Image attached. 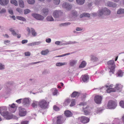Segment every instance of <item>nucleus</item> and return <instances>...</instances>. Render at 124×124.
<instances>
[{"label":"nucleus","mask_w":124,"mask_h":124,"mask_svg":"<svg viewBox=\"0 0 124 124\" xmlns=\"http://www.w3.org/2000/svg\"><path fill=\"white\" fill-rule=\"evenodd\" d=\"M10 3L16 6H17L18 5L17 2L16 0H11L10 1Z\"/></svg>","instance_id":"nucleus-37"},{"label":"nucleus","mask_w":124,"mask_h":124,"mask_svg":"<svg viewBox=\"0 0 124 124\" xmlns=\"http://www.w3.org/2000/svg\"><path fill=\"white\" fill-rule=\"evenodd\" d=\"M116 13L118 15L124 14V9L120 8L118 9L116 12Z\"/></svg>","instance_id":"nucleus-21"},{"label":"nucleus","mask_w":124,"mask_h":124,"mask_svg":"<svg viewBox=\"0 0 124 124\" xmlns=\"http://www.w3.org/2000/svg\"><path fill=\"white\" fill-rule=\"evenodd\" d=\"M63 13L61 10H58L54 11L53 13V16L54 18H59L62 15Z\"/></svg>","instance_id":"nucleus-5"},{"label":"nucleus","mask_w":124,"mask_h":124,"mask_svg":"<svg viewBox=\"0 0 124 124\" xmlns=\"http://www.w3.org/2000/svg\"><path fill=\"white\" fill-rule=\"evenodd\" d=\"M117 104L116 102L112 101H109L107 105L108 108L114 109L116 107Z\"/></svg>","instance_id":"nucleus-4"},{"label":"nucleus","mask_w":124,"mask_h":124,"mask_svg":"<svg viewBox=\"0 0 124 124\" xmlns=\"http://www.w3.org/2000/svg\"><path fill=\"white\" fill-rule=\"evenodd\" d=\"M31 33L32 36L34 37H35L37 36V33L35 32V30L33 28H31Z\"/></svg>","instance_id":"nucleus-35"},{"label":"nucleus","mask_w":124,"mask_h":124,"mask_svg":"<svg viewBox=\"0 0 124 124\" xmlns=\"http://www.w3.org/2000/svg\"><path fill=\"white\" fill-rule=\"evenodd\" d=\"M51 39L50 38H48L46 40V42L48 43H49L51 42Z\"/></svg>","instance_id":"nucleus-60"},{"label":"nucleus","mask_w":124,"mask_h":124,"mask_svg":"<svg viewBox=\"0 0 124 124\" xmlns=\"http://www.w3.org/2000/svg\"><path fill=\"white\" fill-rule=\"evenodd\" d=\"M67 63L66 62H58L56 64V66H57L60 67L62 66L66 65Z\"/></svg>","instance_id":"nucleus-23"},{"label":"nucleus","mask_w":124,"mask_h":124,"mask_svg":"<svg viewBox=\"0 0 124 124\" xmlns=\"http://www.w3.org/2000/svg\"><path fill=\"white\" fill-rule=\"evenodd\" d=\"M62 43V41H57L55 42V44L57 45H62L63 44Z\"/></svg>","instance_id":"nucleus-45"},{"label":"nucleus","mask_w":124,"mask_h":124,"mask_svg":"<svg viewBox=\"0 0 124 124\" xmlns=\"http://www.w3.org/2000/svg\"><path fill=\"white\" fill-rule=\"evenodd\" d=\"M65 120V119L62 116H58L57 117V124H62Z\"/></svg>","instance_id":"nucleus-10"},{"label":"nucleus","mask_w":124,"mask_h":124,"mask_svg":"<svg viewBox=\"0 0 124 124\" xmlns=\"http://www.w3.org/2000/svg\"><path fill=\"white\" fill-rule=\"evenodd\" d=\"M3 116L7 120L11 119L13 118V115L9 113L8 112L5 113Z\"/></svg>","instance_id":"nucleus-13"},{"label":"nucleus","mask_w":124,"mask_h":124,"mask_svg":"<svg viewBox=\"0 0 124 124\" xmlns=\"http://www.w3.org/2000/svg\"><path fill=\"white\" fill-rule=\"evenodd\" d=\"M31 15L33 17L36 19L40 21H43L44 18L43 16L37 14L33 13Z\"/></svg>","instance_id":"nucleus-8"},{"label":"nucleus","mask_w":124,"mask_h":124,"mask_svg":"<svg viewBox=\"0 0 124 124\" xmlns=\"http://www.w3.org/2000/svg\"><path fill=\"white\" fill-rule=\"evenodd\" d=\"M80 95L79 93L78 92H75L72 93L71 94V96L73 97H77Z\"/></svg>","instance_id":"nucleus-24"},{"label":"nucleus","mask_w":124,"mask_h":124,"mask_svg":"<svg viewBox=\"0 0 124 124\" xmlns=\"http://www.w3.org/2000/svg\"><path fill=\"white\" fill-rule=\"evenodd\" d=\"M18 3L19 6L21 8H23L24 7L25 5L24 3L22 0H18Z\"/></svg>","instance_id":"nucleus-22"},{"label":"nucleus","mask_w":124,"mask_h":124,"mask_svg":"<svg viewBox=\"0 0 124 124\" xmlns=\"http://www.w3.org/2000/svg\"><path fill=\"white\" fill-rule=\"evenodd\" d=\"M48 10L47 9H43L42 14L46 16L48 14Z\"/></svg>","instance_id":"nucleus-34"},{"label":"nucleus","mask_w":124,"mask_h":124,"mask_svg":"<svg viewBox=\"0 0 124 124\" xmlns=\"http://www.w3.org/2000/svg\"><path fill=\"white\" fill-rule=\"evenodd\" d=\"M31 101V99L29 98H26L23 99V104L26 106H29Z\"/></svg>","instance_id":"nucleus-11"},{"label":"nucleus","mask_w":124,"mask_h":124,"mask_svg":"<svg viewBox=\"0 0 124 124\" xmlns=\"http://www.w3.org/2000/svg\"><path fill=\"white\" fill-rule=\"evenodd\" d=\"M8 11L9 13L11 15L13 14V10L12 9L9 8L8 9Z\"/></svg>","instance_id":"nucleus-51"},{"label":"nucleus","mask_w":124,"mask_h":124,"mask_svg":"<svg viewBox=\"0 0 124 124\" xmlns=\"http://www.w3.org/2000/svg\"><path fill=\"white\" fill-rule=\"evenodd\" d=\"M71 100L69 99H67L65 101V102L67 104H68L70 103L71 101Z\"/></svg>","instance_id":"nucleus-63"},{"label":"nucleus","mask_w":124,"mask_h":124,"mask_svg":"<svg viewBox=\"0 0 124 124\" xmlns=\"http://www.w3.org/2000/svg\"><path fill=\"white\" fill-rule=\"evenodd\" d=\"M60 0H53L54 4L55 5H58L60 2Z\"/></svg>","instance_id":"nucleus-44"},{"label":"nucleus","mask_w":124,"mask_h":124,"mask_svg":"<svg viewBox=\"0 0 124 124\" xmlns=\"http://www.w3.org/2000/svg\"><path fill=\"white\" fill-rule=\"evenodd\" d=\"M35 46L40 44L42 42L41 41H35Z\"/></svg>","instance_id":"nucleus-61"},{"label":"nucleus","mask_w":124,"mask_h":124,"mask_svg":"<svg viewBox=\"0 0 124 124\" xmlns=\"http://www.w3.org/2000/svg\"><path fill=\"white\" fill-rule=\"evenodd\" d=\"M16 10L19 13L21 14L22 13V10L20 8H17L16 9Z\"/></svg>","instance_id":"nucleus-54"},{"label":"nucleus","mask_w":124,"mask_h":124,"mask_svg":"<svg viewBox=\"0 0 124 124\" xmlns=\"http://www.w3.org/2000/svg\"><path fill=\"white\" fill-rule=\"evenodd\" d=\"M77 3L79 5H81L84 3L85 0H76Z\"/></svg>","instance_id":"nucleus-30"},{"label":"nucleus","mask_w":124,"mask_h":124,"mask_svg":"<svg viewBox=\"0 0 124 124\" xmlns=\"http://www.w3.org/2000/svg\"><path fill=\"white\" fill-rule=\"evenodd\" d=\"M124 72L120 70H119L117 73V76L119 77H122L123 75Z\"/></svg>","instance_id":"nucleus-28"},{"label":"nucleus","mask_w":124,"mask_h":124,"mask_svg":"<svg viewBox=\"0 0 124 124\" xmlns=\"http://www.w3.org/2000/svg\"><path fill=\"white\" fill-rule=\"evenodd\" d=\"M16 18L17 19L23 21L25 22L26 20V19L24 17L21 16H17Z\"/></svg>","instance_id":"nucleus-31"},{"label":"nucleus","mask_w":124,"mask_h":124,"mask_svg":"<svg viewBox=\"0 0 124 124\" xmlns=\"http://www.w3.org/2000/svg\"><path fill=\"white\" fill-rule=\"evenodd\" d=\"M102 109L101 108H97L96 109V112L97 113H101Z\"/></svg>","instance_id":"nucleus-46"},{"label":"nucleus","mask_w":124,"mask_h":124,"mask_svg":"<svg viewBox=\"0 0 124 124\" xmlns=\"http://www.w3.org/2000/svg\"><path fill=\"white\" fill-rule=\"evenodd\" d=\"M114 122L116 123H120V120L117 118H116L114 120Z\"/></svg>","instance_id":"nucleus-55"},{"label":"nucleus","mask_w":124,"mask_h":124,"mask_svg":"<svg viewBox=\"0 0 124 124\" xmlns=\"http://www.w3.org/2000/svg\"><path fill=\"white\" fill-rule=\"evenodd\" d=\"M22 101L23 102V99H18L16 101V102L19 104L21 103Z\"/></svg>","instance_id":"nucleus-57"},{"label":"nucleus","mask_w":124,"mask_h":124,"mask_svg":"<svg viewBox=\"0 0 124 124\" xmlns=\"http://www.w3.org/2000/svg\"><path fill=\"white\" fill-rule=\"evenodd\" d=\"M110 13V11L106 8L99 10L98 12V16H102L103 15H109Z\"/></svg>","instance_id":"nucleus-1"},{"label":"nucleus","mask_w":124,"mask_h":124,"mask_svg":"<svg viewBox=\"0 0 124 124\" xmlns=\"http://www.w3.org/2000/svg\"><path fill=\"white\" fill-rule=\"evenodd\" d=\"M64 114L67 117L71 116L72 115L71 112L68 110L65 111Z\"/></svg>","instance_id":"nucleus-27"},{"label":"nucleus","mask_w":124,"mask_h":124,"mask_svg":"<svg viewBox=\"0 0 124 124\" xmlns=\"http://www.w3.org/2000/svg\"><path fill=\"white\" fill-rule=\"evenodd\" d=\"M49 52L48 50V49H47L42 51L41 52V54L42 55H47Z\"/></svg>","instance_id":"nucleus-32"},{"label":"nucleus","mask_w":124,"mask_h":124,"mask_svg":"<svg viewBox=\"0 0 124 124\" xmlns=\"http://www.w3.org/2000/svg\"><path fill=\"white\" fill-rule=\"evenodd\" d=\"M19 115L21 116H23L26 115V112L25 110L22 108L21 107H20L18 108Z\"/></svg>","instance_id":"nucleus-7"},{"label":"nucleus","mask_w":124,"mask_h":124,"mask_svg":"<svg viewBox=\"0 0 124 124\" xmlns=\"http://www.w3.org/2000/svg\"><path fill=\"white\" fill-rule=\"evenodd\" d=\"M8 0H0V4L2 6H5L8 3Z\"/></svg>","instance_id":"nucleus-18"},{"label":"nucleus","mask_w":124,"mask_h":124,"mask_svg":"<svg viewBox=\"0 0 124 124\" xmlns=\"http://www.w3.org/2000/svg\"><path fill=\"white\" fill-rule=\"evenodd\" d=\"M28 45L30 46H35V42L29 43L28 44Z\"/></svg>","instance_id":"nucleus-58"},{"label":"nucleus","mask_w":124,"mask_h":124,"mask_svg":"<svg viewBox=\"0 0 124 124\" xmlns=\"http://www.w3.org/2000/svg\"><path fill=\"white\" fill-rule=\"evenodd\" d=\"M90 16V15L89 13H85L81 14L80 17V18H82L84 17H89Z\"/></svg>","instance_id":"nucleus-25"},{"label":"nucleus","mask_w":124,"mask_h":124,"mask_svg":"<svg viewBox=\"0 0 124 124\" xmlns=\"http://www.w3.org/2000/svg\"><path fill=\"white\" fill-rule=\"evenodd\" d=\"M107 5L108 6L112 7H115L116 6V5L115 3L113 4L111 2H108L107 3Z\"/></svg>","instance_id":"nucleus-26"},{"label":"nucleus","mask_w":124,"mask_h":124,"mask_svg":"<svg viewBox=\"0 0 124 124\" xmlns=\"http://www.w3.org/2000/svg\"><path fill=\"white\" fill-rule=\"evenodd\" d=\"M80 121L84 124L86 123L89 122V119L85 116H83L79 118Z\"/></svg>","instance_id":"nucleus-9"},{"label":"nucleus","mask_w":124,"mask_h":124,"mask_svg":"<svg viewBox=\"0 0 124 124\" xmlns=\"http://www.w3.org/2000/svg\"><path fill=\"white\" fill-rule=\"evenodd\" d=\"M16 108H10L9 110L12 113H14L16 111Z\"/></svg>","instance_id":"nucleus-52"},{"label":"nucleus","mask_w":124,"mask_h":124,"mask_svg":"<svg viewBox=\"0 0 124 124\" xmlns=\"http://www.w3.org/2000/svg\"><path fill=\"white\" fill-rule=\"evenodd\" d=\"M6 12V10L4 8H2L0 11V14L5 13Z\"/></svg>","instance_id":"nucleus-50"},{"label":"nucleus","mask_w":124,"mask_h":124,"mask_svg":"<svg viewBox=\"0 0 124 124\" xmlns=\"http://www.w3.org/2000/svg\"><path fill=\"white\" fill-rule=\"evenodd\" d=\"M28 122L27 121H22L21 123V124H28Z\"/></svg>","instance_id":"nucleus-64"},{"label":"nucleus","mask_w":124,"mask_h":124,"mask_svg":"<svg viewBox=\"0 0 124 124\" xmlns=\"http://www.w3.org/2000/svg\"><path fill=\"white\" fill-rule=\"evenodd\" d=\"M120 105L122 108H124V101H121L119 103Z\"/></svg>","instance_id":"nucleus-49"},{"label":"nucleus","mask_w":124,"mask_h":124,"mask_svg":"<svg viewBox=\"0 0 124 124\" xmlns=\"http://www.w3.org/2000/svg\"><path fill=\"white\" fill-rule=\"evenodd\" d=\"M48 105V103L44 100H42L39 101V106L41 108L45 109L47 108Z\"/></svg>","instance_id":"nucleus-3"},{"label":"nucleus","mask_w":124,"mask_h":124,"mask_svg":"<svg viewBox=\"0 0 124 124\" xmlns=\"http://www.w3.org/2000/svg\"><path fill=\"white\" fill-rule=\"evenodd\" d=\"M71 54V53L70 54V53H66V54H63L62 55H58V56H56V57H62L64 56H66V55H70V54Z\"/></svg>","instance_id":"nucleus-47"},{"label":"nucleus","mask_w":124,"mask_h":124,"mask_svg":"<svg viewBox=\"0 0 124 124\" xmlns=\"http://www.w3.org/2000/svg\"><path fill=\"white\" fill-rule=\"evenodd\" d=\"M86 64V62L85 61H82L81 64L79 65V68H83L85 67Z\"/></svg>","instance_id":"nucleus-33"},{"label":"nucleus","mask_w":124,"mask_h":124,"mask_svg":"<svg viewBox=\"0 0 124 124\" xmlns=\"http://www.w3.org/2000/svg\"><path fill=\"white\" fill-rule=\"evenodd\" d=\"M39 105V102L34 101L32 103L31 106L34 108H37Z\"/></svg>","instance_id":"nucleus-20"},{"label":"nucleus","mask_w":124,"mask_h":124,"mask_svg":"<svg viewBox=\"0 0 124 124\" xmlns=\"http://www.w3.org/2000/svg\"><path fill=\"white\" fill-rule=\"evenodd\" d=\"M88 107H86L85 108H83V111L85 115H86L88 114L89 113V111L87 110Z\"/></svg>","instance_id":"nucleus-39"},{"label":"nucleus","mask_w":124,"mask_h":124,"mask_svg":"<svg viewBox=\"0 0 124 124\" xmlns=\"http://www.w3.org/2000/svg\"><path fill=\"white\" fill-rule=\"evenodd\" d=\"M50 72L48 70H45L43 72V73L44 74H49Z\"/></svg>","instance_id":"nucleus-56"},{"label":"nucleus","mask_w":124,"mask_h":124,"mask_svg":"<svg viewBox=\"0 0 124 124\" xmlns=\"http://www.w3.org/2000/svg\"><path fill=\"white\" fill-rule=\"evenodd\" d=\"M52 91H53V95H57V94L58 92L56 88H54L52 89Z\"/></svg>","instance_id":"nucleus-41"},{"label":"nucleus","mask_w":124,"mask_h":124,"mask_svg":"<svg viewBox=\"0 0 124 124\" xmlns=\"http://www.w3.org/2000/svg\"><path fill=\"white\" fill-rule=\"evenodd\" d=\"M27 1L29 4L31 5L34 4L35 2V0H27Z\"/></svg>","instance_id":"nucleus-40"},{"label":"nucleus","mask_w":124,"mask_h":124,"mask_svg":"<svg viewBox=\"0 0 124 124\" xmlns=\"http://www.w3.org/2000/svg\"><path fill=\"white\" fill-rule=\"evenodd\" d=\"M71 15H72V17L70 16V17L71 18L73 17H76L78 16L77 12L76 11L73 12Z\"/></svg>","instance_id":"nucleus-42"},{"label":"nucleus","mask_w":124,"mask_h":124,"mask_svg":"<svg viewBox=\"0 0 124 124\" xmlns=\"http://www.w3.org/2000/svg\"><path fill=\"white\" fill-rule=\"evenodd\" d=\"M46 20L49 21H53L54 20V18L51 16H48L46 18Z\"/></svg>","instance_id":"nucleus-36"},{"label":"nucleus","mask_w":124,"mask_h":124,"mask_svg":"<svg viewBox=\"0 0 124 124\" xmlns=\"http://www.w3.org/2000/svg\"><path fill=\"white\" fill-rule=\"evenodd\" d=\"M62 7L67 10H69L72 8V6L71 5L66 2H64L63 3Z\"/></svg>","instance_id":"nucleus-14"},{"label":"nucleus","mask_w":124,"mask_h":124,"mask_svg":"<svg viewBox=\"0 0 124 124\" xmlns=\"http://www.w3.org/2000/svg\"><path fill=\"white\" fill-rule=\"evenodd\" d=\"M77 60H76L71 59L69 62L70 65L72 67H74L77 63Z\"/></svg>","instance_id":"nucleus-15"},{"label":"nucleus","mask_w":124,"mask_h":124,"mask_svg":"<svg viewBox=\"0 0 124 124\" xmlns=\"http://www.w3.org/2000/svg\"><path fill=\"white\" fill-rule=\"evenodd\" d=\"M81 78L83 81L85 82H87L89 79L88 76L86 75L82 76Z\"/></svg>","instance_id":"nucleus-19"},{"label":"nucleus","mask_w":124,"mask_h":124,"mask_svg":"<svg viewBox=\"0 0 124 124\" xmlns=\"http://www.w3.org/2000/svg\"><path fill=\"white\" fill-rule=\"evenodd\" d=\"M26 30L28 32V34H30L31 32V29H30L29 27H28L27 28Z\"/></svg>","instance_id":"nucleus-62"},{"label":"nucleus","mask_w":124,"mask_h":124,"mask_svg":"<svg viewBox=\"0 0 124 124\" xmlns=\"http://www.w3.org/2000/svg\"><path fill=\"white\" fill-rule=\"evenodd\" d=\"M102 100V97L99 95H96L94 97V100L95 102L98 104L101 103Z\"/></svg>","instance_id":"nucleus-12"},{"label":"nucleus","mask_w":124,"mask_h":124,"mask_svg":"<svg viewBox=\"0 0 124 124\" xmlns=\"http://www.w3.org/2000/svg\"><path fill=\"white\" fill-rule=\"evenodd\" d=\"M31 11L28 9H25L24 10V13L25 15H26L30 13Z\"/></svg>","instance_id":"nucleus-43"},{"label":"nucleus","mask_w":124,"mask_h":124,"mask_svg":"<svg viewBox=\"0 0 124 124\" xmlns=\"http://www.w3.org/2000/svg\"><path fill=\"white\" fill-rule=\"evenodd\" d=\"M123 87V86L120 84H117L115 86L116 92L117 91H120Z\"/></svg>","instance_id":"nucleus-17"},{"label":"nucleus","mask_w":124,"mask_h":124,"mask_svg":"<svg viewBox=\"0 0 124 124\" xmlns=\"http://www.w3.org/2000/svg\"><path fill=\"white\" fill-rule=\"evenodd\" d=\"M90 60L93 63L96 62L98 61V59L97 57L94 55H91L90 56Z\"/></svg>","instance_id":"nucleus-16"},{"label":"nucleus","mask_w":124,"mask_h":124,"mask_svg":"<svg viewBox=\"0 0 124 124\" xmlns=\"http://www.w3.org/2000/svg\"><path fill=\"white\" fill-rule=\"evenodd\" d=\"M55 111H58L60 109L59 107L56 106H54L53 107Z\"/></svg>","instance_id":"nucleus-59"},{"label":"nucleus","mask_w":124,"mask_h":124,"mask_svg":"<svg viewBox=\"0 0 124 124\" xmlns=\"http://www.w3.org/2000/svg\"><path fill=\"white\" fill-rule=\"evenodd\" d=\"M9 30L10 32H11L12 34L14 36H16L17 33L15 31L14 29L13 28H10L9 29Z\"/></svg>","instance_id":"nucleus-29"},{"label":"nucleus","mask_w":124,"mask_h":124,"mask_svg":"<svg viewBox=\"0 0 124 124\" xmlns=\"http://www.w3.org/2000/svg\"><path fill=\"white\" fill-rule=\"evenodd\" d=\"M5 66L3 64L0 63V70H3L5 69Z\"/></svg>","instance_id":"nucleus-48"},{"label":"nucleus","mask_w":124,"mask_h":124,"mask_svg":"<svg viewBox=\"0 0 124 124\" xmlns=\"http://www.w3.org/2000/svg\"><path fill=\"white\" fill-rule=\"evenodd\" d=\"M71 104L70 105V107H72L74 106L75 105L76 101L74 99H72L71 101Z\"/></svg>","instance_id":"nucleus-38"},{"label":"nucleus","mask_w":124,"mask_h":124,"mask_svg":"<svg viewBox=\"0 0 124 124\" xmlns=\"http://www.w3.org/2000/svg\"><path fill=\"white\" fill-rule=\"evenodd\" d=\"M9 106H10V108H17V107H16L15 105V104L13 103L11 105H9Z\"/></svg>","instance_id":"nucleus-53"},{"label":"nucleus","mask_w":124,"mask_h":124,"mask_svg":"<svg viewBox=\"0 0 124 124\" xmlns=\"http://www.w3.org/2000/svg\"><path fill=\"white\" fill-rule=\"evenodd\" d=\"M105 86L107 88L106 91L108 93H109L111 92H116V90L115 87L113 88V84H111L109 86L106 85Z\"/></svg>","instance_id":"nucleus-6"},{"label":"nucleus","mask_w":124,"mask_h":124,"mask_svg":"<svg viewBox=\"0 0 124 124\" xmlns=\"http://www.w3.org/2000/svg\"><path fill=\"white\" fill-rule=\"evenodd\" d=\"M108 67L110 70L109 71L110 73L111 74L113 73L114 70L115 68V64L113 60H110L107 62Z\"/></svg>","instance_id":"nucleus-2"}]
</instances>
